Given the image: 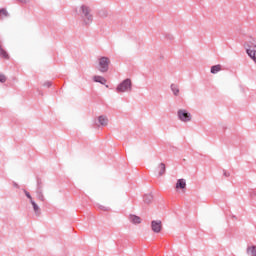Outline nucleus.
I'll return each instance as SVG.
<instances>
[{
	"mask_svg": "<svg viewBox=\"0 0 256 256\" xmlns=\"http://www.w3.org/2000/svg\"><path fill=\"white\" fill-rule=\"evenodd\" d=\"M78 15L86 27H89L91 23H93V9H91V6L87 4H82L78 8Z\"/></svg>",
	"mask_w": 256,
	"mask_h": 256,
	"instance_id": "nucleus-1",
	"label": "nucleus"
},
{
	"mask_svg": "<svg viewBox=\"0 0 256 256\" xmlns=\"http://www.w3.org/2000/svg\"><path fill=\"white\" fill-rule=\"evenodd\" d=\"M244 47L246 49V53L252 61L256 64V39L250 38L248 41L244 43Z\"/></svg>",
	"mask_w": 256,
	"mask_h": 256,
	"instance_id": "nucleus-2",
	"label": "nucleus"
},
{
	"mask_svg": "<svg viewBox=\"0 0 256 256\" xmlns=\"http://www.w3.org/2000/svg\"><path fill=\"white\" fill-rule=\"evenodd\" d=\"M131 89H133V83L131 82V79L127 78L124 81H122L118 86L116 87L117 93H129L131 92Z\"/></svg>",
	"mask_w": 256,
	"mask_h": 256,
	"instance_id": "nucleus-3",
	"label": "nucleus"
},
{
	"mask_svg": "<svg viewBox=\"0 0 256 256\" xmlns=\"http://www.w3.org/2000/svg\"><path fill=\"white\" fill-rule=\"evenodd\" d=\"M110 63H111V60H109L108 57H105V56L100 57L98 60L100 73H107L109 71Z\"/></svg>",
	"mask_w": 256,
	"mask_h": 256,
	"instance_id": "nucleus-4",
	"label": "nucleus"
},
{
	"mask_svg": "<svg viewBox=\"0 0 256 256\" xmlns=\"http://www.w3.org/2000/svg\"><path fill=\"white\" fill-rule=\"evenodd\" d=\"M177 115L179 121H182V123H189L192 119L191 113L185 109L178 110Z\"/></svg>",
	"mask_w": 256,
	"mask_h": 256,
	"instance_id": "nucleus-5",
	"label": "nucleus"
},
{
	"mask_svg": "<svg viewBox=\"0 0 256 256\" xmlns=\"http://www.w3.org/2000/svg\"><path fill=\"white\" fill-rule=\"evenodd\" d=\"M151 229L154 233H161V229H162L161 220H153L151 222Z\"/></svg>",
	"mask_w": 256,
	"mask_h": 256,
	"instance_id": "nucleus-6",
	"label": "nucleus"
},
{
	"mask_svg": "<svg viewBox=\"0 0 256 256\" xmlns=\"http://www.w3.org/2000/svg\"><path fill=\"white\" fill-rule=\"evenodd\" d=\"M98 123L102 127H107V125H109V118H107V116H105V115H101L98 117Z\"/></svg>",
	"mask_w": 256,
	"mask_h": 256,
	"instance_id": "nucleus-7",
	"label": "nucleus"
},
{
	"mask_svg": "<svg viewBox=\"0 0 256 256\" xmlns=\"http://www.w3.org/2000/svg\"><path fill=\"white\" fill-rule=\"evenodd\" d=\"M157 171H158V176L163 177V175H165V172H166L165 163H160L157 167Z\"/></svg>",
	"mask_w": 256,
	"mask_h": 256,
	"instance_id": "nucleus-8",
	"label": "nucleus"
},
{
	"mask_svg": "<svg viewBox=\"0 0 256 256\" xmlns=\"http://www.w3.org/2000/svg\"><path fill=\"white\" fill-rule=\"evenodd\" d=\"M30 203L34 209L35 215H37V217H39V215H41V208H39V205H37V203L35 201H33V199H31Z\"/></svg>",
	"mask_w": 256,
	"mask_h": 256,
	"instance_id": "nucleus-9",
	"label": "nucleus"
},
{
	"mask_svg": "<svg viewBox=\"0 0 256 256\" xmlns=\"http://www.w3.org/2000/svg\"><path fill=\"white\" fill-rule=\"evenodd\" d=\"M129 219H130V223H133L134 225H139V223H141V217L137 215L131 214L129 216Z\"/></svg>",
	"mask_w": 256,
	"mask_h": 256,
	"instance_id": "nucleus-10",
	"label": "nucleus"
},
{
	"mask_svg": "<svg viewBox=\"0 0 256 256\" xmlns=\"http://www.w3.org/2000/svg\"><path fill=\"white\" fill-rule=\"evenodd\" d=\"M187 187V182L185 179H178L176 183V189H185Z\"/></svg>",
	"mask_w": 256,
	"mask_h": 256,
	"instance_id": "nucleus-11",
	"label": "nucleus"
},
{
	"mask_svg": "<svg viewBox=\"0 0 256 256\" xmlns=\"http://www.w3.org/2000/svg\"><path fill=\"white\" fill-rule=\"evenodd\" d=\"M93 80L95 83H100L101 85H105L107 83V79L103 76H94Z\"/></svg>",
	"mask_w": 256,
	"mask_h": 256,
	"instance_id": "nucleus-12",
	"label": "nucleus"
},
{
	"mask_svg": "<svg viewBox=\"0 0 256 256\" xmlns=\"http://www.w3.org/2000/svg\"><path fill=\"white\" fill-rule=\"evenodd\" d=\"M246 253L248 256H256V246H248L246 249Z\"/></svg>",
	"mask_w": 256,
	"mask_h": 256,
	"instance_id": "nucleus-13",
	"label": "nucleus"
},
{
	"mask_svg": "<svg viewBox=\"0 0 256 256\" xmlns=\"http://www.w3.org/2000/svg\"><path fill=\"white\" fill-rule=\"evenodd\" d=\"M170 89L175 97L179 96V86L177 84H171Z\"/></svg>",
	"mask_w": 256,
	"mask_h": 256,
	"instance_id": "nucleus-14",
	"label": "nucleus"
},
{
	"mask_svg": "<svg viewBox=\"0 0 256 256\" xmlns=\"http://www.w3.org/2000/svg\"><path fill=\"white\" fill-rule=\"evenodd\" d=\"M36 195L39 201H42V202L45 201V195L43 194V190H41V188H39V190H36Z\"/></svg>",
	"mask_w": 256,
	"mask_h": 256,
	"instance_id": "nucleus-15",
	"label": "nucleus"
},
{
	"mask_svg": "<svg viewBox=\"0 0 256 256\" xmlns=\"http://www.w3.org/2000/svg\"><path fill=\"white\" fill-rule=\"evenodd\" d=\"M219 71H221V65H220V64L212 66V67H211V70H210V72H211L213 75L219 73Z\"/></svg>",
	"mask_w": 256,
	"mask_h": 256,
	"instance_id": "nucleus-16",
	"label": "nucleus"
},
{
	"mask_svg": "<svg viewBox=\"0 0 256 256\" xmlns=\"http://www.w3.org/2000/svg\"><path fill=\"white\" fill-rule=\"evenodd\" d=\"M0 57H3V59H9V54L5 49H3V46L0 44Z\"/></svg>",
	"mask_w": 256,
	"mask_h": 256,
	"instance_id": "nucleus-17",
	"label": "nucleus"
},
{
	"mask_svg": "<svg viewBox=\"0 0 256 256\" xmlns=\"http://www.w3.org/2000/svg\"><path fill=\"white\" fill-rule=\"evenodd\" d=\"M151 201H153V195L151 194H145L144 195V203H151Z\"/></svg>",
	"mask_w": 256,
	"mask_h": 256,
	"instance_id": "nucleus-18",
	"label": "nucleus"
},
{
	"mask_svg": "<svg viewBox=\"0 0 256 256\" xmlns=\"http://www.w3.org/2000/svg\"><path fill=\"white\" fill-rule=\"evenodd\" d=\"M3 17H9V12L5 8L0 9V19H3Z\"/></svg>",
	"mask_w": 256,
	"mask_h": 256,
	"instance_id": "nucleus-19",
	"label": "nucleus"
},
{
	"mask_svg": "<svg viewBox=\"0 0 256 256\" xmlns=\"http://www.w3.org/2000/svg\"><path fill=\"white\" fill-rule=\"evenodd\" d=\"M43 190V181L41 179H37V189L36 191Z\"/></svg>",
	"mask_w": 256,
	"mask_h": 256,
	"instance_id": "nucleus-20",
	"label": "nucleus"
},
{
	"mask_svg": "<svg viewBox=\"0 0 256 256\" xmlns=\"http://www.w3.org/2000/svg\"><path fill=\"white\" fill-rule=\"evenodd\" d=\"M99 17H102V18L107 17V11H105V10L100 11L99 12Z\"/></svg>",
	"mask_w": 256,
	"mask_h": 256,
	"instance_id": "nucleus-21",
	"label": "nucleus"
},
{
	"mask_svg": "<svg viewBox=\"0 0 256 256\" xmlns=\"http://www.w3.org/2000/svg\"><path fill=\"white\" fill-rule=\"evenodd\" d=\"M5 81H7V77H5L3 74H0V83H5Z\"/></svg>",
	"mask_w": 256,
	"mask_h": 256,
	"instance_id": "nucleus-22",
	"label": "nucleus"
},
{
	"mask_svg": "<svg viewBox=\"0 0 256 256\" xmlns=\"http://www.w3.org/2000/svg\"><path fill=\"white\" fill-rule=\"evenodd\" d=\"M23 191H24L26 197L30 200V203H31V199H33V197H31V194L27 190L24 189Z\"/></svg>",
	"mask_w": 256,
	"mask_h": 256,
	"instance_id": "nucleus-23",
	"label": "nucleus"
},
{
	"mask_svg": "<svg viewBox=\"0 0 256 256\" xmlns=\"http://www.w3.org/2000/svg\"><path fill=\"white\" fill-rule=\"evenodd\" d=\"M52 85H53V82H51V81H46V82L43 84L44 87H51Z\"/></svg>",
	"mask_w": 256,
	"mask_h": 256,
	"instance_id": "nucleus-24",
	"label": "nucleus"
},
{
	"mask_svg": "<svg viewBox=\"0 0 256 256\" xmlns=\"http://www.w3.org/2000/svg\"><path fill=\"white\" fill-rule=\"evenodd\" d=\"M166 39H169L170 41L173 40V35H171V34H166Z\"/></svg>",
	"mask_w": 256,
	"mask_h": 256,
	"instance_id": "nucleus-25",
	"label": "nucleus"
},
{
	"mask_svg": "<svg viewBox=\"0 0 256 256\" xmlns=\"http://www.w3.org/2000/svg\"><path fill=\"white\" fill-rule=\"evenodd\" d=\"M100 209L101 211H109V208L105 206H100Z\"/></svg>",
	"mask_w": 256,
	"mask_h": 256,
	"instance_id": "nucleus-26",
	"label": "nucleus"
},
{
	"mask_svg": "<svg viewBox=\"0 0 256 256\" xmlns=\"http://www.w3.org/2000/svg\"><path fill=\"white\" fill-rule=\"evenodd\" d=\"M18 3H29V0H16Z\"/></svg>",
	"mask_w": 256,
	"mask_h": 256,
	"instance_id": "nucleus-27",
	"label": "nucleus"
},
{
	"mask_svg": "<svg viewBox=\"0 0 256 256\" xmlns=\"http://www.w3.org/2000/svg\"><path fill=\"white\" fill-rule=\"evenodd\" d=\"M13 187H16V189H19V184H17L16 182H13Z\"/></svg>",
	"mask_w": 256,
	"mask_h": 256,
	"instance_id": "nucleus-28",
	"label": "nucleus"
},
{
	"mask_svg": "<svg viewBox=\"0 0 256 256\" xmlns=\"http://www.w3.org/2000/svg\"><path fill=\"white\" fill-rule=\"evenodd\" d=\"M229 172H227V171H224V177H229Z\"/></svg>",
	"mask_w": 256,
	"mask_h": 256,
	"instance_id": "nucleus-29",
	"label": "nucleus"
},
{
	"mask_svg": "<svg viewBox=\"0 0 256 256\" xmlns=\"http://www.w3.org/2000/svg\"><path fill=\"white\" fill-rule=\"evenodd\" d=\"M253 195H256V192H253V193L251 194V197H253Z\"/></svg>",
	"mask_w": 256,
	"mask_h": 256,
	"instance_id": "nucleus-30",
	"label": "nucleus"
}]
</instances>
